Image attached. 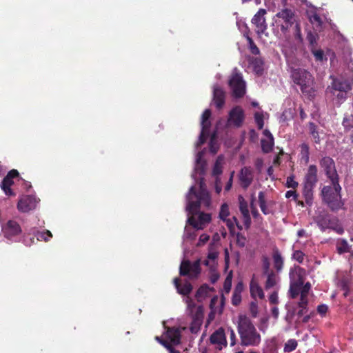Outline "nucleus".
<instances>
[{"instance_id":"nucleus-12","label":"nucleus","mask_w":353,"mask_h":353,"mask_svg":"<svg viewBox=\"0 0 353 353\" xmlns=\"http://www.w3.org/2000/svg\"><path fill=\"white\" fill-rule=\"evenodd\" d=\"M267 11L264 8H260L252 19V23L256 26V32L258 34H263L268 29L265 14Z\"/></svg>"},{"instance_id":"nucleus-29","label":"nucleus","mask_w":353,"mask_h":353,"mask_svg":"<svg viewBox=\"0 0 353 353\" xmlns=\"http://www.w3.org/2000/svg\"><path fill=\"white\" fill-rule=\"evenodd\" d=\"M211 117V110L210 109H206L202 114L201 116V128L209 129L211 126V123L210 121V118Z\"/></svg>"},{"instance_id":"nucleus-41","label":"nucleus","mask_w":353,"mask_h":353,"mask_svg":"<svg viewBox=\"0 0 353 353\" xmlns=\"http://www.w3.org/2000/svg\"><path fill=\"white\" fill-rule=\"evenodd\" d=\"M301 154L305 162L309 161L310 148L307 143H303L301 145Z\"/></svg>"},{"instance_id":"nucleus-47","label":"nucleus","mask_w":353,"mask_h":353,"mask_svg":"<svg viewBox=\"0 0 353 353\" xmlns=\"http://www.w3.org/2000/svg\"><path fill=\"white\" fill-rule=\"evenodd\" d=\"M305 254L301 250H295L292 254V259L296 261L299 263H302L304 261Z\"/></svg>"},{"instance_id":"nucleus-46","label":"nucleus","mask_w":353,"mask_h":353,"mask_svg":"<svg viewBox=\"0 0 353 353\" xmlns=\"http://www.w3.org/2000/svg\"><path fill=\"white\" fill-rule=\"evenodd\" d=\"M318 39V35L316 33L310 31L307 34V40L308 41L310 45L314 48L316 44V40Z\"/></svg>"},{"instance_id":"nucleus-61","label":"nucleus","mask_w":353,"mask_h":353,"mask_svg":"<svg viewBox=\"0 0 353 353\" xmlns=\"http://www.w3.org/2000/svg\"><path fill=\"white\" fill-rule=\"evenodd\" d=\"M254 165L258 172L261 173L263 165V160L261 158L256 159L254 162Z\"/></svg>"},{"instance_id":"nucleus-59","label":"nucleus","mask_w":353,"mask_h":353,"mask_svg":"<svg viewBox=\"0 0 353 353\" xmlns=\"http://www.w3.org/2000/svg\"><path fill=\"white\" fill-rule=\"evenodd\" d=\"M162 345L169 351L170 353H181L179 350H175L168 341H163Z\"/></svg>"},{"instance_id":"nucleus-63","label":"nucleus","mask_w":353,"mask_h":353,"mask_svg":"<svg viewBox=\"0 0 353 353\" xmlns=\"http://www.w3.org/2000/svg\"><path fill=\"white\" fill-rule=\"evenodd\" d=\"M263 268L264 273H267L270 269V261L268 257L263 256L262 259Z\"/></svg>"},{"instance_id":"nucleus-58","label":"nucleus","mask_w":353,"mask_h":353,"mask_svg":"<svg viewBox=\"0 0 353 353\" xmlns=\"http://www.w3.org/2000/svg\"><path fill=\"white\" fill-rule=\"evenodd\" d=\"M210 239V236L207 234H202L199 236V242L197 245L201 246L204 245L205 243H207Z\"/></svg>"},{"instance_id":"nucleus-27","label":"nucleus","mask_w":353,"mask_h":353,"mask_svg":"<svg viewBox=\"0 0 353 353\" xmlns=\"http://www.w3.org/2000/svg\"><path fill=\"white\" fill-rule=\"evenodd\" d=\"M250 63L252 65L254 72L258 74H261L263 71V61L260 57H254L251 59Z\"/></svg>"},{"instance_id":"nucleus-13","label":"nucleus","mask_w":353,"mask_h":353,"mask_svg":"<svg viewBox=\"0 0 353 353\" xmlns=\"http://www.w3.org/2000/svg\"><path fill=\"white\" fill-rule=\"evenodd\" d=\"M245 119L243 110L240 106H235L229 112L228 123L230 125L239 128L242 125Z\"/></svg>"},{"instance_id":"nucleus-60","label":"nucleus","mask_w":353,"mask_h":353,"mask_svg":"<svg viewBox=\"0 0 353 353\" xmlns=\"http://www.w3.org/2000/svg\"><path fill=\"white\" fill-rule=\"evenodd\" d=\"M228 332H230V345L234 346L236 341V334L232 328H229Z\"/></svg>"},{"instance_id":"nucleus-33","label":"nucleus","mask_w":353,"mask_h":353,"mask_svg":"<svg viewBox=\"0 0 353 353\" xmlns=\"http://www.w3.org/2000/svg\"><path fill=\"white\" fill-rule=\"evenodd\" d=\"M307 305H308V299H300L298 302V306L300 307V310L297 312V316L301 317L305 314L307 312Z\"/></svg>"},{"instance_id":"nucleus-22","label":"nucleus","mask_w":353,"mask_h":353,"mask_svg":"<svg viewBox=\"0 0 353 353\" xmlns=\"http://www.w3.org/2000/svg\"><path fill=\"white\" fill-rule=\"evenodd\" d=\"M317 181V168L315 165H310L304 178V184L315 187Z\"/></svg>"},{"instance_id":"nucleus-21","label":"nucleus","mask_w":353,"mask_h":353,"mask_svg":"<svg viewBox=\"0 0 353 353\" xmlns=\"http://www.w3.org/2000/svg\"><path fill=\"white\" fill-rule=\"evenodd\" d=\"M173 282L177 292L181 295H189L193 289L192 284L188 281H185L183 284H181L179 278H174Z\"/></svg>"},{"instance_id":"nucleus-49","label":"nucleus","mask_w":353,"mask_h":353,"mask_svg":"<svg viewBox=\"0 0 353 353\" xmlns=\"http://www.w3.org/2000/svg\"><path fill=\"white\" fill-rule=\"evenodd\" d=\"M342 124L346 130H350L353 125V116L351 115L350 117H344Z\"/></svg>"},{"instance_id":"nucleus-2","label":"nucleus","mask_w":353,"mask_h":353,"mask_svg":"<svg viewBox=\"0 0 353 353\" xmlns=\"http://www.w3.org/2000/svg\"><path fill=\"white\" fill-rule=\"evenodd\" d=\"M237 330L243 346H258L261 343V334L246 315H239Z\"/></svg>"},{"instance_id":"nucleus-42","label":"nucleus","mask_w":353,"mask_h":353,"mask_svg":"<svg viewBox=\"0 0 353 353\" xmlns=\"http://www.w3.org/2000/svg\"><path fill=\"white\" fill-rule=\"evenodd\" d=\"M229 208L226 203H223L221 206L219 216L223 221H226L227 217L229 216Z\"/></svg>"},{"instance_id":"nucleus-31","label":"nucleus","mask_w":353,"mask_h":353,"mask_svg":"<svg viewBox=\"0 0 353 353\" xmlns=\"http://www.w3.org/2000/svg\"><path fill=\"white\" fill-rule=\"evenodd\" d=\"M261 149L264 153H269L272 150L274 146V139H261Z\"/></svg>"},{"instance_id":"nucleus-38","label":"nucleus","mask_w":353,"mask_h":353,"mask_svg":"<svg viewBox=\"0 0 353 353\" xmlns=\"http://www.w3.org/2000/svg\"><path fill=\"white\" fill-rule=\"evenodd\" d=\"M225 221L226 222V225L230 232H232V231L234 230V224L236 225L239 230H242V226L239 225V221L235 216H233L232 219H226V221Z\"/></svg>"},{"instance_id":"nucleus-44","label":"nucleus","mask_w":353,"mask_h":353,"mask_svg":"<svg viewBox=\"0 0 353 353\" xmlns=\"http://www.w3.org/2000/svg\"><path fill=\"white\" fill-rule=\"evenodd\" d=\"M199 223L203 227L205 223H210L211 221V215L208 213L201 212L198 217Z\"/></svg>"},{"instance_id":"nucleus-43","label":"nucleus","mask_w":353,"mask_h":353,"mask_svg":"<svg viewBox=\"0 0 353 353\" xmlns=\"http://www.w3.org/2000/svg\"><path fill=\"white\" fill-rule=\"evenodd\" d=\"M310 288H311L310 283L307 282L306 283L303 284V285H301V291L300 299H307V294L309 293Z\"/></svg>"},{"instance_id":"nucleus-54","label":"nucleus","mask_w":353,"mask_h":353,"mask_svg":"<svg viewBox=\"0 0 353 353\" xmlns=\"http://www.w3.org/2000/svg\"><path fill=\"white\" fill-rule=\"evenodd\" d=\"M299 183L295 181L294 176L293 175L290 176L287 178L286 181V187L287 188H292L293 189H295L297 188Z\"/></svg>"},{"instance_id":"nucleus-37","label":"nucleus","mask_w":353,"mask_h":353,"mask_svg":"<svg viewBox=\"0 0 353 353\" xmlns=\"http://www.w3.org/2000/svg\"><path fill=\"white\" fill-rule=\"evenodd\" d=\"M285 197L290 199L293 198V200L296 202L297 205L301 207H304L305 204L303 201L298 200L299 194L294 190H289L285 193Z\"/></svg>"},{"instance_id":"nucleus-23","label":"nucleus","mask_w":353,"mask_h":353,"mask_svg":"<svg viewBox=\"0 0 353 353\" xmlns=\"http://www.w3.org/2000/svg\"><path fill=\"white\" fill-rule=\"evenodd\" d=\"M272 259L274 269L277 272H281L283 268L284 260L278 248L273 250Z\"/></svg>"},{"instance_id":"nucleus-3","label":"nucleus","mask_w":353,"mask_h":353,"mask_svg":"<svg viewBox=\"0 0 353 353\" xmlns=\"http://www.w3.org/2000/svg\"><path fill=\"white\" fill-rule=\"evenodd\" d=\"M332 185H325L321 190L322 199L332 212L343 208L344 201L341 198V187L339 181L331 182Z\"/></svg>"},{"instance_id":"nucleus-48","label":"nucleus","mask_w":353,"mask_h":353,"mask_svg":"<svg viewBox=\"0 0 353 353\" xmlns=\"http://www.w3.org/2000/svg\"><path fill=\"white\" fill-rule=\"evenodd\" d=\"M254 119H255V122L257 125L258 128L259 130L263 129V125H264L263 114L260 113V112H256L254 114Z\"/></svg>"},{"instance_id":"nucleus-26","label":"nucleus","mask_w":353,"mask_h":353,"mask_svg":"<svg viewBox=\"0 0 353 353\" xmlns=\"http://www.w3.org/2000/svg\"><path fill=\"white\" fill-rule=\"evenodd\" d=\"M303 284V281L302 280L291 283L289 293L292 299H295L299 294H301V289Z\"/></svg>"},{"instance_id":"nucleus-55","label":"nucleus","mask_w":353,"mask_h":353,"mask_svg":"<svg viewBox=\"0 0 353 353\" xmlns=\"http://www.w3.org/2000/svg\"><path fill=\"white\" fill-rule=\"evenodd\" d=\"M246 239L243 234L238 232L236 234V244L241 248H243L245 245Z\"/></svg>"},{"instance_id":"nucleus-45","label":"nucleus","mask_w":353,"mask_h":353,"mask_svg":"<svg viewBox=\"0 0 353 353\" xmlns=\"http://www.w3.org/2000/svg\"><path fill=\"white\" fill-rule=\"evenodd\" d=\"M52 237V234L50 231L46 230L44 232H38L37 234V240L43 239L45 241H49Z\"/></svg>"},{"instance_id":"nucleus-14","label":"nucleus","mask_w":353,"mask_h":353,"mask_svg":"<svg viewBox=\"0 0 353 353\" xmlns=\"http://www.w3.org/2000/svg\"><path fill=\"white\" fill-rule=\"evenodd\" d=\"M189 194L195 196V197L205 206H210L211 202L210 195L203 182L201 181L200 183L199 191L198 192H196L195 188L192 186L189 190Z\"/></svg>"},{"instance_id":"nucleus-7","label":"nucleus","mask_w":353,"mask_h":353,"mask_svg":"<svg viewBox=\"0 0 353 353\" xmlns=\"http://www.w3.org/2000/svg\"><path fill=\"white\" fill-rule=\"evenodd\" d=\"M201 263L198 259L193 263L189 260H183L181 261L179 267V274L181 276H188L190 279H196L201 274Z\"/></svg>"},{"instance_id":"nucleus-10","label":"nucleus","mask_w":353,"mask_h":353,"mask_svg":"<svg viewBox=\"0 0 353 353\" xmlns=\"http://www.w3.org/2000/svg\"><path fill=\"white\" fill-rule=\"evenodd\" d=\"M320 165L323 168L325 175L331 182L339 181V175L336 170L334 160L330 157H325L320 161Z\"/></svg>"},{"instance_id":"nucleus-6","label":"nucleus","mask_w":353,"mask_h":353,"mask_svg":"<svg viewBox=\"0 0 353 353\" xmlns=\"http://www.w3.org/2000/svg\"><path fill=\"white\" fill-rule=\"evenodd\" d=\"M315 222L322 231L326 229H332L339 234H342L344 232L343 228L338 223V219L331 218L327 213L320 214L315 218Z\"/></svg>"},{"instance_id":"nucleus-62","label":"nucleus","mask_w":353,"mask_h":353,"mask_svg":"<svg viewBox=\"0 0 353 353\" xmlns=\"http://www.w3.org/2000/svg\"><path fill=\"white\" fill-rule=\"evenodd\" d=\"M328 310V307L325 304H321L317 307V312L322 316H324Z\"/></svg>"},{"instance_id":"nucleus-17","label":"nucleus","mask_w":353,"mask_h":353,"mask_svg":"<svg viewBox=\"0 0 353 353\" xmlns=\"http://www.w3.org/2000/svg\"><path fill=\"white\" fill-rule=\"evenodd\" d=\"M254 172L251 167H243L239 173V180L243 188L247 189L252 183Z\"/></svg>"},{"instance_id":"nucleus-57","label":"nucleus","mask_w":353,"mask_h":353,"mask_svg":"<svg viewBox=\"0 0 353 353\" xmlns=\"http://www.w3.org/2000/svg\"><path fill=\"white\" fill-rule=\"evenodd\" d=\"M241 301V296L240 293L234 292L232 298V305L236 306L238 305Z\"/></svg>"},{"instance_id":"nucleus-39","label":"nucleus","mask_w":353,"mask_h":353,"mask_svg":"<svg viewBox=\"0 0 353 353\" xmlns=\"http://www.w3.org/2000/svg\"><path fill=\"white\" fill-rule=\"evenodd\" d=\"M297 345L298 343L295 339H289L285 344L284 351L291 352L296 348Z\"/></svg>"},{"instance_id":"nucleus-9","label":"nucleus","mask_w":353,"mask_h":353,"mask_svg":"<svg viewBox=\"0 0 353 353\" xmlns=\"http://www.w3.org/2000/svg\"><path fill=\"white\" fill-rule=\"evenodd\" d=\"M1 231L5 238L12 240L21 234L22 228L17 221L9 220L2 225Z\"/></svg>"},{"instance_id":"nucleus-20","label":"nucleus","mask_w":353,"mask_h":353,"mask_svg":"<svg viewBox=\"0 0 353 353\" xmlns=\"http://www.w3.org/2000/svg\"><path fill=\"white\" fill-rule=\"evenodd\" d=\"M165 337L172 345H177L181 343V331L178 328L169 327Z\"/></svg>"},{"instance_id":"nucleus-53","label":"nucleus","mask_w":353,"mask_h":353,"mask_svg":"<svg viewBox=\"0 0 353 353\" xmlns=\"http://www.w3.org/2000/svg\"><path fill=\"white\" fill-rule=\"evenodd\" d=\"M209 145L210 152L213 154H216L218 151L219 146L215 139L214 135L211 137Z\"/></svg>"},{"instance_id":"nucleus-52","label":"nucleus","mask_w":353,"mask_h":353,"mask_svg":"<svg viewBox=\"0 0 353 353\" xmlns=\"http://www.w3.org/2000/svg\"><path fill=\"white\" fill-rule=\"evenodd\" d=\"M254 198L253 197L250 203L251 213L252 216L255 219H262L260 214L259 213L256 206L254 204Z\"/></svg>"},{"instance_id":"nucleus-5","label":"nucleus","mask_w":353,"mask_h":353,"mask_svg":"<svg viewBox=\"0 0 353 353\" xmlns=\"http://www.w3.org/2000/svg\"><path fill=\"white\" fill-rule=\"evenodd\" d=\"M332 79L331 85L327 88L330 89L333 95H335L339 102L342 103L347 99V93L352 89V80L343 77H330Z\"/></svg>"},{"instance_id":"nucleus-11","label":"nucleus","mask_w":353,"mask_h":353,"mask_svg":"<svg viewBox=\"0 0 353 353\" xmlns=\"http://www.w3.org/2000/svg\"><path fill=\"white\" fill-rule=\"evenodd\" d=\"M19 177V172L17 170L12 169L8 172L1 183V188L7 196H15V193L11 189L14 184L13 179Z\"/></svg>"},{"instance_id":"nucleus-32","label":"nucleus","mask_w":353,"mask_h":353,"mask_svg":"<svg viewBox=\"0 0 353 353\" xmlns=\"http://www.w3.org/2000/svg\"><path fill=\"white\" fill-rule=\"evenodd\" d=\"M209 292V286L207 284L202 285L196 291L195 296L198 301H201L202 299L208 296Z\"/></svg>"},{"instance_id":"nucleus-18","label":"nucleus","mask_w":353,"mask_h":353,"mask_svg":"<svg viewBox=\"0 0 353 353\" xmlns=\"http://www.w3.org/2000/svg\"><path fill=\"white\" fill-rule=\"evenodd\" d=\"M259 198V205L261 208V212L265 214H273L274 210L273 206L274 205V201L270 200L267 201L265 199V193L263 191L259 192L258 195Z\"/></svg>"},{"instance_id":"nucleus-1","label":"nucleus","mask_w":353,"mask_h":353,"mask_svg":"<svg viewBox=\"0 0 353 353\" xmlns=\"http://www.w3.org/2000/svg\"><path fill=\"white\" fill-rule=\"evenodd\" d=\"M273 25L281 41L283 54L287 61H292L295 57L297 45L303 42L301 20L295 10L291 7L279 9L273 17Z\"/></svg>"},{"instance_id":"nucleus-24","label":"nucleus","mask_w":353,"mask_h":353,"mask_svg":"<svg viewBox=\"0 0 353 353\" xmlns=\"http://www.w3.org/2000/svg\"><path fill=\"white\" fill-rule=\"evenodd\" d=\"M250 294L252 298L256 299L259 297L260 299H263L265 297L263 289L259 286L258 283L253 279L250 283Z\"/></svg>"},{"instance_id":"nucleus-28","label":"nucleus","mask_w":353,"mask_h":353,"mask_svg":"<svg viewBox=\"0 0 353 353\" xmlns=\"http://www.w3.org/2000/svg\"><path fill=\"white\" fill-rule=\"evenodd\" d=\"M191 195L192 194H189V196L188 197V205H187V210L190 214H193L196 213L197 211L199 210L200 205H201V203L197 199H196V201H191Z\"/></svg>"},{"instance_id":"nucleus-25","label":"nucleus","mask_w":353,"mask_h":353,"mask_svg":"<svg viewBox=\"0 0 353 353\" xmlns=\"http://www.w3.org/2000/svg\"><path fill=\"white\" fill-rule=\"evenodd\" d=\"M314 186L304 184L303 189V196L305 199V202L309 206H311L313 201V189Z\"/></svg>"},{"instance_id":"nucleus-50","label":"nucleus","mask_w":353,"mask_h":353,"mask_svg":"<svg viewBox=\"0 0 353 353\" xmlns=\"http://www.w3.org/2000/svg\"><path fill=\"white\" fill-rule=\"evenodd\" d=\"M188 223L195 229H203V226L201 225V224L199 223V221H197L194 216H191L188 218Z\"/></svg>"},{"instance_id":"nucleus-40","label":"nucleus","mask_w":353,"mask_h":353,"mask_svg":"<svg viewBox=\"0 0 353 353\" xmlns=\"http://www.w3.org/2000/svg\"><path fill=\"white\" fill-rule=\"evenodd\" d=\"M276 283V276L274 272H271L268 274V278L265 282V289H270L274 287Z\"/></svg>"},{"instance_id":"nucleus-4","label":"nucleus","mask_w":353,"mask_h":353,"mask_svg":"<svg viewBox=\"0 0 353 353\" xmlns=\"http://www.w3.org/2000/svg\"><path fill=\"white\" fill-rule=\"evenodd\" d=\"M291 76L293 82L300 86L303 94L310 99L314 97V79L310 72L304 69L297 68L292 71Z\"/></svg>"},{"instance_id":"nucleus-64","label":"nucleus","mask_w":353,"mask_h":353,"mask_svg":"<svg viewBox=\"0 0 353 353\" xmlns=\"http://www.w3.org/2000/svg\"><path fill=\"white\" fill-rule=\"evenodd\" d=\"M231 285H232V281H231V278L230 276L228 275L225 281H224V285H223V288L225 289V290L226 292H229L230 288H231Z\"/></svg>"},{"instance_id":"nucleus-15","label":"nucleus","mask_w":353,"mask_h":353,"mask_svg":"<svg viewBox=\"0 0 353 353\" xmlns=\"http://www.w3.org/2000/svg\"><path fill=\"white\" fill-rule=\"evenodd\" d=\"M37 201V199L30 195L22 196L18 201L17 209L21 212H28L35 208Z\"/></svg>"},{"instance_id":"nucleus-30","label":"nucleus","mask_w":353,"mask_h":353,"mask_svg":"<svg viewBox=\"0 0 353 353\" xmlns=\"http://www.w3.org/2000/svg\"><path fill=\"white\" fill-rule=\"evenodd\" d=\"M336 250L340 254L348 252L350 246L347 241L343 239H339L336 242Z\"/></svg>"},{"instance_id":"nucleus-51","label":"nucleus","mask_w":353,"mask_h":353,"mask_svg":"<svg viewBox=\"0 0 353 353\" xmlns=\"http://www.w3.org/2000/svg\"><path fill=\"white\" fill-rule=\"evenodd\" d=\"M209 129H203V128H201V134H200V136H199V141H198V145H202L203 144L205 141H206V139L208 136V134H209Z\"/></svg>"},{"instance_id":"nucleus-36","label":"nucleus","mask_w":353,"mask_h":353,"mask_svg":"<svg viewBox=\"0 0 353 353\" xmlns=\"http://www.w3.org/2000/svg\"><path fill=\"white\" fill-rule=\"evenodd\" d=\"M309 128L310 131V134L312 136V138L316 143H320V137L319 134V132L317 131V127L314 123H310Z\"/></svg>"},{"instance_id":"nucleus-8","label":"nucleus","mask_w":353,"mask_h":353,"mask_svg":"<svg viewBox=\"0 0 353 353\" xmlns=\"http://www.w3.org/2000/svg\"><path fill=\"white\" fill-rule=\"evenodd\" d=\"M229 85L232 90L233 96L241 98L245 93V83L240 74H233L229 80Z\"/></svg>"},{"instance_id":"nucleus-16","label":"nucleus","mask_w":353,"mask_h":353,"mask_svg":"<svg viewBox=\"0 0 353 353\" xmlns=\"http://www.w3.org/2000/svg\"><path fill=\"white\" fill-rule=\"evenodd\" d=\"M210 341L213 345H216L217 348L221 350L223 347L227 346V341L225 330L223 327H219L215 330L210 337Z\"/></svg>"},{"instance_id":"nucleus-19","label":"nucleus","mask_w":353,"mask_h":353,"mask_svg":"<svg viewBox=\"0 0 353 353\" xmlns=\"http://www.w3.org/2000/svg\"><path fill=\"white\" fill-rule=\"evenodd\" d=\"M225 100V92L219 85H214L213 89V101L217 109H221Z\"/></svg>"},{"instance_id":"nucleus-34","label":"nucleus","mask_w":353,"mask_h":353,"mask_svg":"<svg viewBox=\"0 0 353 353\" xmlns=\"http://www.w3.org/2000/svg\"><path fill=\"white\" fill-rule=\"evenodd\" d=\"M239 203V210L241 213L243 214H247L250 213L249 209H248V202L245 201V199L243 198V196L239 195L238 197Z\"/></svg>"},{"instance_id":"nucleus-35","label":"nucleus","mask_w":353,"mask_h":353,"mask_svg":"<svg viewBox=\"0 0 353 353\" xmlns=\"http://www.w3.org/2000/svg\"><path fill=\"white\" fill-rule=\"evenodd\" d=\"M221 159V157H218L212 169V174L216 177H219L223 172Z\"/></svg>"},{"instance_id":"nucleus-56","label":"nucleus","mask_w":353,"mask_h":353,"mask_svg":"<svg viewBox=\"0 0 353 353\" xmlns=\"http://www.w3.org/2000/svg\"><path fill=\"white\" fill-rule=\"evenodd\" d=\"M312 52L314 54L316 61H322L324 57V52L322 50H313L312 48Z\"/></svg>"}]
</instances>
